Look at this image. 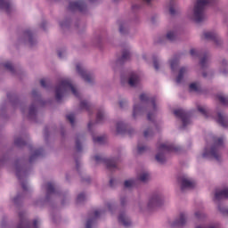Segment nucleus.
<instances>
[{
  "instance_id": "nucleus-1",
  "label": "nucleus",
  "mask_w": 228,
  "mask_h": 228,
  "mask_svg": "<svg viewBox=\"0 0 228 228\" xmlns=\"http://www.w3.org/2000/svg\"><path fill=\"white\" fill-rule=\"evenodd\" d=\"M212 140L214 144L210 150L205 148L203 158H214L216 161H220V149L224 147V138L213 137Z\"/></svg>"
},
{
  "instance_id": "nucleus-2",
  "label": "nucleus",
  "mask_w": 228,
  "mask_h": 228,
  "mask_svg": "<svg viewBox=\"0 0 228 228\" xmlns=\"http://www.w3.org/2000/svg\"><path fill=\"white\" fill-rule=\"evenodd\" d=\"M67 90H70L75 97H79V93L77 92V89L72 86V82H70L69 79H63L61 80L55 88L56 101L60 102L63 98V94H65Z\"/></svg>"
},
{
  "instance_id": "nucleus-3",
  "label": "nucleus",
  "mask_w": 228,
  "mask_h": 228,
  "mask_svg": "<svg viewBox=\"0 0 228 228\" xmlns=\"http://www.w3.org/2000/svg\"><path fill=\"white\" fill-rule=\"evenodd\" d=\"M158 151L159 152L155 156V159L158 163L163 165V163L167 161V159H165V154L167 152H179L181 148L174 144L161 143L158 145Z\"/></svg>"
},
{
  "instance_id": "nucleus-4",
  "label": "nucleus",
  "mask_w": 228,
  "mask_h": 228,
  "mask_svg": "<svg viewBox=\"0 0 228 228\" xmlns=\"http://www.w3.org/2000/svg\"><path fill=\"white\" fill-rule=\"evenodd\" d=\"M213 0H197L194 6V20L195 22H202L206 19L204 10L208 4H211Z\"/></svg>"
},
{
  "instance_id": "nucleus-5",
  "label": "nucleus",
  "mask_w": 228,
  "mask_h": 228,
  "mask_svg": "<svg viewBox=\"0 0 228 228\" xmlns=\"http://www.w3.org/2000/svg\"><path fill=\"white\" fill-rule=\"evenodd\" d=\"M178 183L181 184L182 191H184V190H192L196 184L195 181L190 180L186 176L178 177Z\"/></svg>"
},
{
  "instance_id": "nucleus-6",
  "label": "nucleus",
  "mask_w": 228,
  "mask_h": 228,
  "mask_svg": "<svg viewBox=\"0 0 228 228\" xmlns=\"http://www.w3.org/2000/svg\"><path fill=\"white\" fill-rule=\"evenodd\" d=\"M174 115L177 118H181L183 122V127H186L190 124V113L186 112L184 110H176L174 111Z\"/></svg>"
},
{
  "instance_id": "nucleus-7",
  "label": "nucleus",
  "mask_w": 228,
  "mask_h": 228,
  "mask_svg": "<svg viewBox=\"0 0 228 228\" xmlns=\"http://www.w3.org/2000/svg\"><path fill=\"white\" fill-rule=\"evenodd\" d=\"M94 160L96 161V163H105L109 170H112V168H117V160L115 159H103L102 157L96 155L94 156Z\"/></svg>"
},
{
  "instance_id": "nucleus-8",
  "label": "nucleus",
  "mask_w": 228,
  "mask_h": 228,
  "mask_svg": "<svg viewBox=\"0 0 228 228\" xmlns=\"http://www.w3.org/2000/svg\"><path fill=\"white\" fill-rule=\"evenodd\" d=\"M141 102L142 104H146L147 106H151L153 111H156V98L149 97V94H142L139 97Z\"/></svg>"
},
{
  "instance_id": "nucleus-9",
  "label": "nucleus",
  "mask_w": 228,
  "mask_h": 228,
  "mask_svg": "<svg viewBox=\"0 0 228 228\" xmlns=\"http://www.w3.org/2000/svg\"><path fill=\"white\" fill-rule=\"evenodd\" d=\"M68 10L69 12H86V4L83 1H78V2H69V5L68 7Z\"/></svg>"
},
{
  "instance_id": "nucleus-10",
  "label": "nucleus",
  "mask_w": 228,
  "mask_h": 228,
  "mask_svg": "<svg viewBox=\"0 0 228 228\" xmlns=\"http://www.w3.org/2000/svg\"><path fill=\"white\" fill-rule=\"evenodd\" d=\"M77 72L81 76V77L86 81V83H93L94 76L81 66V64H77Z\"/></svg>"
},
{
  "instance_id": "nucleus-11",
  "label": "nucleus",
  "mask_w": 228,
  "mask_h": 228,
  "mask_svg": "<svg viewBox=\"0 0 228 228\" xmlns=\"http://www.w3.org/2000/svg\"><path fill=\"white\" fill-rule=\"evenodd\" d=\"M163 204V198L159 194L153 195L149 202H148V208H159Z\"/></svg>"
},
{
  "instance_id": "nucleus-12",
  "label": "nucleus",
  "mask_w": 228,
  "mask_h": 228,
  "mask_svg": "<svg viewBox=\"0 0 228 228\" xmlns=\"http://www.w3.org/2000/svg\"><path fill=\"white\" fill-rule=\"evenodd\" d=\"M186 224V215L180 213L179 218H177L172 224V227H183Z\"/></svg>"
},
{
  "instance_id": "nucleus-13",
  "label": "nucleus",
  "mask_w": 228,
  "mask_h": 228,
  "mask_svg": "<svg viewBox=\"0 0 228 228\" xmlns=\"http://www.w3.org/2000/svg\"><path fill=\"white\" fill-rule=\"evenodd\" d=\"M216 122L217 124H220L222 127H228V118L225 117L222 112L217 113Z\"/></svg>"
},
{
  "instance_id": "nucleus-14",
  "label": "nucleus",
  "mask_w": 228,
  "mask_h": 228,
  "mask_svg": "<svg viewBox=\"0 0 228 228\" xmlns=\"http://www.w3.org/2000/svg\"><path fill=\"white\" fill-rule=\"evenodd\" d=\"M0 10H3L6 13L12 12V4L8 0H0Z\"/></svg>"
},
{
  "instance_id": "nucleus-15",
  "label": "nucleus",
  "mask_w": 228,
  "mask_h": 228,
  "mask_svg": "<svg viewBox=\"0 0 228 228\" xmlns=\"http://www.w3.org/2000/svg\"><path fill=\"white\" fill-rule=\"evenodd\" d=\"M205 40H213L216 44H218V36L215 32L207 31L203 33Z\"/></svg>"
},
{
  "instance_id": "nucleus-16",
  "label": "nucleus",
  "mask_w": 228,
  "mask_h": 228,
  "mask_svg": "<svg viewBox=\"0 0 228 228\" xmlns=\"http://www.w3.org/2000/svg\"><path fill=\"white\" fill-rule=\"evenodd\" d=\"M128 85L132 87L138 86L140 85V77L133 73L128 79Z\"/></svg>"
},
{
  "instance_id": "nucleus-17",
  "label": "nucleus",
  "mask_w": 228,
  "mask_h": 228,
  "mask_svg": "<svg viewBox=\"0 0 228 228\" xmlns=\"http://www.w3.org/2000/svg\"><path fill=\"white\" fill-rule=\"evenodd\" d=\"M222 199H228V189L216 191L215 200H222Z\"/></svg>"
},
{
  "instance_id": "nucleus-18",
  "label": "nucleus",
  "mask_w": 228,
  "mask_h": 228,
  "mask_svg": "<svg viewBox=\"0 0 228 228\" xmlns=\"http://www.w3.org/2000/svg\"><path fill=\"white\" fill-rule=\"evenodd\" d=\"M118 222L119 224H122L124 227H129L131 225V220L126 217L125 213L119 214Z\"/></svg>"
},
{
  "instance_id": "nucleus-19",
  "label": "nucleus",
  "mask_w": 228,
  "mask_h": 228,
  "mask_svg": "<svg viewBox=\"0 0 228 228\" xmlns=\"http://www.w3.org/2000/svg\"><path fill=\"white\" fill-rule=\"evenodd\" d=\"M19 217H20V224L18 225L17 228H31V226H29V223H28V221L24 217L23 213H20Z\"/></svg>"
},
{
  "instance_id": "nucleus-20",
  "label": "nucleus",
  "mask_w": 228,
  "mask_h": 228,
  "mask_svg": "<svg viewBox=\"0 0 228 228\" xmlns=\"http://www.w3.org/2000/svg\"><path fill=\"white\" fill-rule=\"evenodd\" d=\"M131 58V53H129V50L123 51L122 56L120 59H118V63H124L125 61H127V60H130Z\"/></svg>"
},
{
  "instance_id": "nucleus-21",
  "label": "nucleus",
  "mask_w": 228,
  "mask_h": 228,
  "mask_svg": "<svg viewBox=\"0 0 228 228\" xmlns=\"http://www.w3.org/2000/svg\"><path fill=\"white\" fill-rule=\"evenodd\" d=\"M184 74H186V68L183 67L179 70L178 76L176 77V83H181V81H183Z\"/></svg>"
},
{
  "instance_id": "nucleus-22",
  "label": "nucleus",
  "mask_w": 228,
  "mask_h": 228,
  "mask_svg": "<svg viewBox=\"0 0 228 228\" xmlns=\"http://www.w3.org/2000/svg\"><path fill=\"white\" fill-rule=\"evenodd\" d=\"M42 152H44V150H42V149L36 150L34 151V153L29 158L30 163H33V160L36 159L37 158H38V156H40L42 154Z\"/></svg>"
},
{
  "instance_id": "nucleus-23",
  "label": "nucleus",
  "mask_w": 228,
  "mask_h": 228,
  "mask_svg": "<svg viewBox=\"0 0 228 228\" xmlns=\"http://www.w3.org/2000/svg\"><path fill=\"white\" fill-rule=\"evenodd\" d=\"M117 133L118 134L126 133V124H124L123 122H118L117 124Z\"/></svg>"
},
{
  "instance_id": "nucleus-24",
  "label": "nucleus",
  "mask_w": 228,
  "mask_h": 228,
  "mask_svg": "<svg viewBox=\"0 0 228 228\" xmlns=\"http://www.w3.org/2000/svg\"><path fill=\"white\" fill-rule=\"evenodd\" d=\"M96 122L97 124H101V122H104V112L102 110H99L97 112Z\"/></svg>"
},
{
  "instance_id": "nucleus-25",
  "label": "nucleus",
  "mask_w": 228,
  "mask_h": 228,
  "mask_svg": "<svg viewBox=\"0 0 228 228\" xmlns=\"http://www.w3.org/2000/svg\"><path fill=\"white\" fill-rule=\"evenodd\" d=\"M36 115H37V106L32 104L28 110V117L29 118H33V117H36Z\"/></svg>"
},
{
  "instance_id": "nucleus-26",
  "label": "nucleus",
  "mask_w": 228,
  "mask_h": 228,
  "mask_svg": "<svg viewBox=\"0 0 228 228\" xmlns=\"http://www.w3.org/2000/svg\"><path fill=\"white\" fill-rule=\"evenodd\" d=\"M217 99L221 104H224V106H228V97H225L222 94L217 95Z\"/></svg>"
},
{
  "instance_id": "nucleus-27",
  "label": "nucleus",
  "mask_w": 228,
  "mask_h": 228,
  "mask_svg": "<svg viewBox=\"0 0 228 228\" xmlns=\"http://www.w3.org/2000/svg\"><path fill=\"white\" fill-rule=\"evenodd\" d=\"M143 109L136 104L134 105V112H133V117L136 118V115H140Z\"/></svg>"
},
{
  "instance_id": "nucleus-28",
  "label": "nucleus",
  "mask_w": 228,
  "mask_h": 228,
  "mask_svg": "<svg viewBox=\"0 0 228 228\" xmlns=\"http://www.w3.org/2000/svg\"><path fill=\"white\" fill-rule=\"evenodd\" d=\"M46 191H47L48 195H51V193H54V183H46Z\"/></svg>"
},
{
  "instance_id": "nucleus-29",
  "label": "nucleus",
  "mask_w": 228,
  "mask_h": 228,
  "mask_svg": "<svg viewBox=\"0 0 228 228\" xmlns=\"http://www.w3.org/2000/svg\"><path fill=\"white\" fill-rule=\"evenodd\" d=\"M136 180H126L125 181L124 186L125 188H133V186H135Z\"/></svg>"
},
{
  "instance_id": "nucleus-30",
  "label": "nucleus",
  "mask_w": 228,
  "mask_h": 228,
  "mask_svg": "<svg viewBox=\"0 0 228 228\" xmlns=\"http://www.w3.org/2000/svg\"><path fill=\"white\" fill-rule=\"evenodd\" d=\"M167 38L170 42H174V40H175V38H177V36L175 35V32L169 31L167 34Z\"/></svg>"
},
{
  "instance_id": "nucleus-31",
  "label": "nucleus",
  "mask_w": 228,
  "mask_h": 228,
  "mask_svg": "<svg viewBox=\"0 0 228 228\" xmlns=\"http://www.w3.org/2000/svg\"><path fill=\"white\" fill-rule=\"evenodd\" d=\"M80 108L82 110H86V111H90V103L86 101L80 102Z\"/></svg>"
},
{
  "instance_id": "nucleus-32",
  "label": "nucleus",
  "mask_w": 228,
  "mask_h": 228,
  "mask_svg": "<svg viewBox=\"0 0 228 228\" xmlns=\"http://www.w3.org/2000/svg\"><path fill=\"white\" fill-rule=\"evenodd\" d=\"M14 145H17V147H22L26 145V142L22 138H17L14 140Z\"/></svg>"
},
{
  "instance_id": "nucleus-33",
  "label": "nucleus",
  "mask_w": 228,
  "mask_h": 228,
  "mask_svg": "<svg viewBox=\"0 0 228 228\" xmlns=\"http://www.w3.org/2000/svg\"><path fill=\"white\" fill-rule=\"evenodd\" d=\"M147 151V146L142 145L140 142L137 144V152L138 154H143Z\"/></svg>"
},
{
  "instance_id": "nucleus-34",
  "label": "nucleus",
  "mask_w": 228,
  "mask_h": 228,
  "mask_svg": "<svg viewBox=\"0 0 228 228\" xmlns=\"http://www.w3.org/2000/svg\"><path fill=\"white\" fill-rule=\"evenodd\" d=\"M200 63L201 69H206V67H208V56L204 55L200 60Z\"/></svg>"
},
{
  "instance_id": "nucleus-35",
  "label": "nucleus",
  "mask_w": 228,
  "mask_h": 228,
  "mask_svg": "<svg viewBox=\"0 0 228 228\" xmlns=\"http://www.w3.org/2000/svg\"><path fill=\"white\" fill-rule=\"evenodd\" d=\"M149 174L148 173H142L140 176H139V181H141L142 183H146V181H149Z\"/></svg>"
},
{
  "instance_id": "nucleus-36",
  "label": "nucleus",
  "mask_w": 228,
  "mask_h": 228,
  "mask_svg": "<svg viewBox=\"0 0 228 228\" xmlns=\"http://www.w3.org/2000/svg\"><path fill=\"white\" fill-rule=\"evenodd\" d=\"M4 67L9 70L10 72H15V69H13V65L12 64V62L7 61L4 64Z\"/></svg>"
},
{
  "instance_id": "nucleus-37",
  "label": "nucleus",
  "mask_w": 228,
  "mask_h": 228,
  "mask_svg": "<svg viewBox=\"0 0 228 228\" xmlns=\"http://www.w3.org/2000/svg\"><path fill=\"white\" fill-rule=\"evenodd\" d=\"M24 35L28 38L29 44L33 45V35L31 34V31L27 30L24 32Z\"/></svg>"
},
{
  "instance_id": "nucleus-38",
  "label": "nucleus",
  "mask_w": 228,
  "mask_h": 228,
  "mask_svg": "<svg viewBox=\"0 0 228 228\" xmlns=\"http://www.w3.org/2000/svg\"><path fill=\"white\" fill-rule=\"evenodd\" d=\"M154 133H152V130L151 128H148L144 131L143 136L144 138H151L153 136Z\"/></svg>"
},
{
  "instance_id": "nucleus-39",
  "label": "nucleus",
  "mask_w": 228,
  "mask_h": 228,
  "mask_svg": "<svg viewBox=\"0 0 228 228\" xmlns=\"http://www.w3.org/2000/svg\"><path fill=\"white\" fill-rule=\"evenodd\" d=\"M177 65H179V61L177 59H174L170 61V67L172 70H175Z\"/></svg>"
},
{
  "instance_id": "nucleus-40",
  "label": "nucleus",
  "mask_w": 228,
  "mask_h": 228,
  "mask_svg": "<svg viewBox=\"0 0 228 228\" xmlns=\"http://www.w3.org/2000/svg\"><path fill=\"white\" fill-rule=\"evenodd\" d=\"M105 138L103 136H98V137H94L93 138V142L94 143H102L103 142H105Z\"/></svg>"
},
{
  "instance_id": "nucleus-41",
  "label": "nucleus",
  "mask_w": 228,
  "mask_h": 228,
  "mask_svg": "<svg viewBox=\"0 0 228 228\" xmlns=\"http://www.w3.org/2000/svg\"><path fill=\"white\" fill-rule=\"evenodd\" d=\"M191 92H199V86H197V83H192L189 86Z\"/></svg>"
},
{
  "instance_id": "nucleus-42",
  "label": "nucleus",
  "mask_w": 228,
  "mask_h": 228,
  "mask_svg": "<svg viewBox=\"0 0 228 228\" xmlns=\"http://www.w3.org/2000/svg\"><path fill=\"white\" fill-rule=\"evenodd\" d=\"M67 120L71 124V126H74V120H75V116L74 114H69L66 116Z\"/></svg>"
},
{
  "instance_id": "nucleus-43",
  "label": "nucleus",
  "mask_w": 228,
  "mask_h": 228,
  "mask_svg": "<svg viewBox=\"0 0 228 228\" xmlns=\"http://www.w3.org/2000/svg\"><path fill=\"white\" fill-rule=\"evenodd\" d=\"M94 222H95V218L88 219L86 224V228H92V225H94Z\"/></svg>"
},
{
  "instance_id": "nucleus-44",
  "label": "nucleus",
  "mask_w": 228,
  "mask_h": 228,
  "mask_svg": "<svg viewBox=\"0 0 228 228\" xmlns=\"http://www.w3.org/2000/svg\"><path fill=\"white\" fill-rule=\"evenodd\" d=\"M169 13L170 15H174L175 13V9H174V0L170 1Z\"/></svg>"
},
{
  "instance_id": "nucleus-45",
  "label": "nucleus",
  "mask_w": 228,
  "mask_h": 228,
  "mask_svg": "<svg viewBox=\"0 0 228 228\" xmlns=\"http://www.w3.org/2000/svg\"><path fill=\"white\" fill-rule=\"evenodd\" d=\"M198 110L200 111V113H201L202 115H204L205 117H208V110H206L204 109V107H200V106H198Z\"/></svg>"
},
{
  "instance_id": "nucleus-46",
  "label": "nucleus",
  "mask_w": 228,
  "mask_h": 228,
  "mask_svg": "<svg viewBox=\"0 0 228 228\" xmlns=\"http://www.w3.org/2000/svg\"><path fill=\"white\" fill-rule=\"evenodd\" d=\"M86 199L85 193H80L78 194L77 198V202H83Z\"/></svg>"
},
{
  "instance_id": "nucleus-47",
  "label": "nucleus",
  "mask_w": 228,
  "mask_h": 228,
  "mask_svg": "<svg viewBox=\"0 0 228 228\" xmlns=\"http://www.w3.org/2000/svg\"><path fill=\"white\" fill-rule=\"evenodd\" d=\"M76 149L78 152L83 150V147L81 146V142H79V139L76 140Z\"/></svg>"
},
{
  "instance_id": "nucleus-48",
  "label": "nucleus",
  "mask_w": 228,
  "mask_h": 228,
  "mask_svg": "<svg viewBox=\"0 0 228 228\" xmlns=\"http://www.w3.org/2000/svg\"><path fill=\"white\" fill-rule=\"evenodd\" d=\"M153 65L155 70H159V63L158 62V59L153 58Z\"/></svg>"
},
{
  "instance_id": "nucleus-49",
  "label": "nucleus",
  "mask_w": 228,
  "mask_h": 228,
  "mask_svg": "<svg viewBox=\"0 0 228 228\" xmlns=\"http://www.w3.org/2000/svg\"><path fill=\"white\" fill-rule=\"evenodd\" d=\"M195 216H196V218H198V220H200V218H204V216H206V215L202 212H196Z\"/></svg>"
},
{
  "instance_id": "nucleus-50",
  "label": "nucleus",
  "mask_w": 228,
  "mask_h": 228,
  "mask_svg": "<svg viewBox=\"0 0 228 228\" xmlns=\"http://www.w3.org/2000/svg\"><path fill=\"white\" fill-rule=\"evenodd\" d=\"M40 85H41V86H43V88H47V80H45V79H41L40 80Z\"/></svg>"
},
{
  "instance_id": "nucleus-51",
  "label": "nucleus",
  "mask_w": 228,
  "mask_h": 228,
  "mask_svg": "<svg viewBox=\"0 0 228 228\" xmlns=\"http://www.w3.org/2000/svg\"><path fill=\"white\" fill-rule=\"evenodd\" d=\"M190 54L191 56H200L199 52L195 51V49H191Z\"/></svg>"
},
{
  "instance_id": "nucleus-52",
  "label": "nucleus",
  "mask_w": 228,
  "mask_h": 228,
  "mask_svg": "<svg viewBox=\"0 0 228 228\" xmlns=\"http://www.w3.org/2000/svg\"><path fill=\"white\" fill-rule=\"evenodd\" d=\"M102 214V210H95L94 211V218H99V216Z\"/></svg>"
},
{
  "instance_id": "nucleus-53",
  "label": "nucleus",
  "mask_w": 228,
  "mask_h": 228,
  "mask_svg": "<svg viewBox=\"0 0 228 228\" xmlns=\"http://www.w3.org/2000/svg\"><path fill=\"white\" fill-rule=\"evenodd\" d=\"M21 187H22V190H24V191H26V190H28V183H26V182H22Z\"/></svg>"
},
{
  "instance_id": "nucleus-54",
  "label": "nucleus",
  "mask_w": 228,
  "mask_h": 228,
  "mask_svg": "<svg viewBox=\"0 0 228 228\" xmlns=\"http://www.w3.org/2000/svg\"><path fill=\"white\" fill-rule=\"evenodd\" d=\"M197 228H220V226H218V225H211V226H208V227H206V226H198Z\"/></svg>"
},
{
  "instance_id": "nucleus-55",
  "label": "nucleus",
  "mask_w": 228,
  "mask_h": 228,
  "mask_svg": "<svg viewBox=\"0 0 228 228\" xmlns=\"http://www.w3.org/2000/svg\"><path fill=\"white\" fill-rule=\"evenodd\" d=\"M33 227H34V228H38V219H35V220L33 221Z\"/></svg>"
},
{
  "instance_id": "nucleus-56",
  "label": "nucleus",
  "mask_w": 228,
  "mask_h": 228,
  "mask_svg": "<svg viewBox=\"0 0 228 228\" xmlns=\"http://www.w3.org/2000/svg\"><path fill=\"white\" fill-rule=\"evenodd\" d=\"M126 104V100H121L120 102H119V107L120 108H124V105Z\"/></svg>"
},
{
  "instance_id": "nucleus-57",
  "label": "nucleus",
  "mask_w": 228,
  "mask_h": 228,
  "mask_svg": "<svg viewBox=\"0 0 228 228\" xmlns=\"http://www.w3.org/2000/svg\"><path fill=\"white\" fill-rule=\"evenodd\" d=\"M152 117H154V114H152V113H148V120H150V121H152Z\"/></svg>"
},
{
  "instance_id": "nucleus-58",
  "label": "nucleus",
  "mask_w": 228,
  "mask_h": 228,
  "mask_svg": "<svg viewBox=\"0 0 228 228\" xmlns=\"http://www.w3.org/2000/svg\"><path fill=\"white\" fill-rule=\"evenodd\" d=\"M16 176L18 177L19 181H20V171L17 170Z\"/></svg>"
},
{
  "instance_id": "nucleus-59",
  "label": "nucleus",
  "mask_w": 228,
  "mask_h": 228,
  "mask_svg": "<svg viewBox=\"0 0 228 228\" xmlns=\"http://www.w3.org/2000/svg\"><path fill=\"white\" fill-rule=\"evenodd\" d=\"M113 183H115V180H114L113 178H111V179L110 180V186L111 188H113Z\"/></svg>"
},
{
  "instance_id": "nucleus-60",
  "label": "nucleus",
  "mask_w": 228,
  "mask_h": 228,
  "mask_svg": "<svg viewBox=\"0 0 228 228\" xmlns=\"http://www.w3.org/2000/svg\"><path fill=\"white\" fill-rule=\"evenodd\" d=\"M119 33H124V26L119 27Z\"/></svg>"
},
{
  "instance_id": "nucleus-61",
  "label": "nucleus",
  "mask_w": 228,
  "mask_h": 228,
  "mask_svg": "<svg viewBox=\"0 0 228 228\" xmlns=\"http://www.w3.org/2000/svg\"><path fill=\"white\" fill-rule=\"evenodd\" d=\"M126 204V199H121V206H124Z\"/></svg>"
},
{
  "instance_id": "nucleus-62",
  "label": "nucleus",
  "mask_w": 228,
  "mask_h": 228,
  "mask_svg": "<svg viewBox=\"0 0 228 228\" xmlns=\"http://www.w3.org/2000/svg\"><path fill=\"white\" fill-rule=\"evenodd\" d=\"M144 3H146V4H151V1L152 0H142Z\"/></svg>"
},
{
  "instance_id": "nucleus-63",
  "label": "nucleus",
  "mask_w": 228,
  "mask_h": 228,
  "mask_svg": "<svg viewBox=\"0 0 228 228\" xmlns=\"http://www.w3.org/2000/svg\"><path fill=\"white\" fill-rule=\"evenodd\" d=\"M223 65H227V61L224 60L222 62Z\"/></svg>"
},
{
  "instance_id": "nucleus-64",
  "label": "nucleus",
  "mask_w": 228,
  "mask_h": 228,
  "mask_svg": "<svg viewBox=\"0 0 228 228\" xmlns=\"http://www.w3.org/2000/svg\"><path fill=\"white\" fill-rule=\"evenodd\" d=\"M59 58H61V52H58Z\"/></svg>"
}]
</instances>
